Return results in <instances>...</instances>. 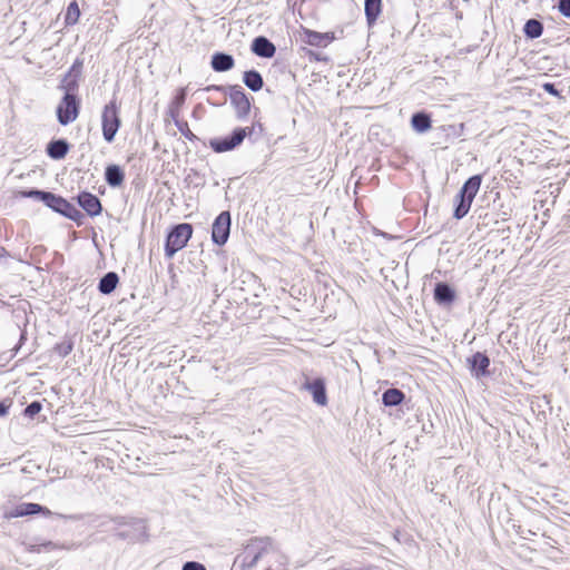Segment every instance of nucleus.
Returning a JSON list of instances; mask_svg holds the SVG:
<instances>
[{"mask_svg": "<svg viewBox=\"0 0 570 570\" xmlns=\"http://www.w3.org/2000/svg\"><path fill=\"white\" fill-rule=\"evenodd\" d=\"M268 541L265 539H253L234 560L232 570H249L254 568L259 559L268 551Z\"/></svg>", "mask_w": 570, "mask_h": 570, "instance_id": "nucleus-1", "label": "nucleus"}, {"mask_svg": "<svg viewBox=\"0 0 570 570\" xmlns=\"http://www.w3.org/2000/svg\"><path fill=\"white\" fill-rule=\"evenodd\" d=\"M481 181L482 177L480 175H474L470 177L460 189V193L456 196L458 204L453 213V216L456 219L463 218L469 213L473 199L480 189Z\"/></svg>", "mask_w": 570, "mask_h": 570, "instance_id": "nucleus-2", "label": "nucleus"}, {"mask_svg": "<svg viewBox=\"0 0 570 570\" xmlns=\"http://www.w3.org/2000/svg\"><path fill=\"white\" fill-rule=\"evenodd\" d=\"M121 120L119 117V107L116 99L107 104L101 112L102 136L107 142H112L115 136L120 128Z\"/></svg>", "mask_w": 570, "mask_h": 570, "instance_id": "nucleus-3", "label": "nucleus"}, {"mask_svg": "<svg viewBox=\"0 0 570 570\" xmlns=\"http://www.w3.org/2000/svg\"><path fill=\"white\" fill-rule=\"evenodd\" d=\"M191 234L193 228L189 224L184 223L174 227L167 236L165 245L166 256L171 258L178 250L183 249L190 239Z\"/></svg>", "mask_w": 570, "mask_h": 570, "instance_id": "nucleus-4", "label": "nucleus"}, {"mask_svg": "<svg viewBox=\"0 0 570 570\" xmlns=\"http://www.w3.org/2000/svg\"><path fill=\"white\" fill-rule=\"evenodd\" d=\"M79 115V100L77 97L67 90L66 95L59 102L57 107V118L58 121L66 126L70 122H73Z\"/></svg>", "mask_w": 570, "mask_h": 570, "instance_id": "nucleus-5", "label": "nucleus"}, {"mask_svg": "<svg viewBox=\"0 0 570 570\" xmlns=\"http://www.w3.org/2000/svg\"><path fill=\"white\" fill-rule=\"evenodd\" d=\"M253 134V128H236L232 136L224 137V138H215L210 140V147L216 153H225L233 150L237 146H239L244 138L248 135Z\"/></svg>", "mask_w": 570, "mask_h": 570, "instance_id": "nucleus-6", "label": "nucleus"}, {"mask_svg": "<svg viewBox=\"0 0 570 570\" xmlns=\"http://www.w3.org/2000/svg\"><path fill=\"white\" fill-rule=\"evenodd\" d=\"M22 197L36 198L43 202L48 207L61 214V212H66L70 209V203L63 199L60 196H56L49 191L42 190H29L21 191Z\"/></svg>", "mask_w": 570, "mask_h": 570, "instance_id": "nucleus-7", "label": "nucleus"}, {"mask_svg": "<svg viewBox=\"0 0 570 570\" xmlns=\"http://www.w3.org/2000/svg\"><path fill=\"white\" fill-rule=\"evenodd\" d=\"M230 232V214L222 212L215 219L212 228V239L217 245H224Z\"/></svg>", "mask_w": 570, "mask_h": 570, "instance_id": "nucleus-8", "label": "nucleus"}, {"mask_svg": "<svg viewBox=\"0 0 570 570\" xmlns=\"http://www.w3.org/2000/svg\"><path fill=\"white\" fill-rule=\"evenodd\" d=\"M37 513H42L43 515H51V511L46 507H42L38 503H21L17 505L13 510L6 513V518H19L24 515H32Z\"/></svg>", "mask_w": 570, "mask_h": 570, "instance_id": "nucleus-9", "label": "nucleus"}, {"mask_svg": "<svg viewBox=\"0 0 570 570\" xmlns=\"http://www.w3.org/2000/svg\"><path fill=\"white\" fill-rule=\"evenodd\" d=\"M304 389L312 394L313 400L316 404L322 406L327 404L325 382L323 379L318 377L313 381H306L304 383Z\"/></svg>", "mask_w": 570, "mask_h": 570, "instance_id": "nucleus-10", "label": "nucleus"}, {"mask_svg": "<svg viewBox=\"0 0 570 570\" xmlns=\"http://www.w3.org/2000/svg\"><path fill=\"white\" fill-rule=\"evenodd\" d=\"M78 204L89 216H97L101 213V203L99 198L90 193L83 191L79 194Z\"/></svg>", "mask_w": 570, "mask_h": 570, "instance_id": "nucleus-11", "label": "nucleus"}, {"mask_svg": "<svg viewBox=\"0 0 570 570\" xmlns=\"http://www.w3.org/2000/svg\"><path fill=\"white\" fill-rule=\"evenodd\" d=\"M230 101L236 107L239 117L248 114L250 109V102L240 88H233L230 92Z\"/></svg>", "mask_w": 570, "mask_h": 570, "instance_id": "nucleus-12", "label": "nucleus"}, {"mask_svg": "<svg viewBox=\"0 0 570 570\" xmlns=\"http://www.w3.org/2000/svg\"><path fill=\"white\" fill-rule=\"evenodd\" d=\"M252 51L263 58H272L275 55V46L265 37H257L252 43Z\"/></svg>", "mask_w": 570, "mask_h": 570, "instance_id": "nucleus-13", "label": "nucleus"}, {"mask_svg": "<svg viewBox=\"0 0 570 570\" xmlns=\"http://www.w3.org/2000/svg\"><path fill=\"white\" fill-rule=\"evenodd\" d=\"M470 364V368L472 373L476 376H483L488 373V367L490 365V360L485 354L480 352L475 353L468 360Z\"/></svg>", "mask_w": 570, "mask_h": 570, "instance_id": "nucleus-14", "label": "nucleus"}, {"mask_svg": "<svg viewBox=\"0 0 570 570\" xmlns=\"http://www.w3.org/2000/svg\"><path fill=\"white\" fill-rule=\"evenodd\" d=\"M305 42L314 47H325L327 43L335 39L333 32H317L313 30H305Z\"/></svg>", "mask_w": 570, "mask_h": 570, "instance_id": "nucleus-15", "label": "nucleus"}, {"mask_svg": "<svg viewBox=\"0 0 570 570\" xmlns=\"http://www.w3.org/2000/svg\"><path fill=\"white\" fill-rule=\"evenodd\" d=\"M234 63V58L227 53L217 52L212 57V68L217 72L230 70Z\"/></svg>", "mask_w": 570, "mask_h": 570, "instance_id": "nucleus-16", "label": "nucleus"}, {"mask_svg": "<svg viewBox=\"0 0 570 570\" xmlns=\"http://www.w3.org/2000/svg\"><path fill=\"white\" fill-rule=\"evenodd\" d=\"M367 24L372 27L382 11V0H365L364 4Z\"/></svg>", "mask_w": 570, "mask_h": 570, "instance_id": "nucleus-17", "label": "nucleus"}, {"mask_svg": "<svg viewBox=\"0 0 570 570\" xmlns=\"http://www.w3.org/2000/svg\"><path fill=\"white\" fill-rule=\"evenodd\" d=\"M411 125L416 132L423 134L431 129V118L425 112H416L411 118Z\"/></svg>", "mask_w": 570, "mask_h": 570, "instance_id": "nucleus-18", "label": "nucleus"}, {"mask_svg": "<svg viewBox=\"0 0 570 570\" xmlns=\"http://www.w3.org/2000/svg\"><path fill=\"white\" fill-rule=\"evenodd\" d=\"M69 146L66 140L59 139L51 141L47 147V153L52 159H61L68 153Z\"/></svg>", "mask_w": 570, "mask_h": 570, "instance_id": "nucleus-19", "label": "nucleus"}, {"mask_svg": "<svg viewBox=\"0 0 570 570\" xmlns=\"http://www.w3.org/2000/svg\"><path fill=\"white\" fill-rule=\"evenodd\" d=\"M124 173L117 165H110L106 168L105 178L109 186L117 187L124 181Z\"/></svg>", "mask_w": 570, "mask_h": 570, "instance_id": "nucleus-20", "label": "nucleus"}, {"mask_svg": "<svg viewBox=\"0 0 570 570\" xmlns=\"http://www.w3.org/2000/svg\"><path fill=\"white\" fill-rule=\"evenodd\" d=\"M118 284V275L114 272L107 273L99 282L98 288L102 294H110Z\"/></svg>", "mask_w": 570, "mask_h": 570, "instance_id": "nucleus-21", "label": "nucleus"}, {"mask_svg": "<svg viewBox=\"0 0 570 570\" xmlns=\"http://www.w3.org/2000/svg\"><path fill=\"white\" fill-rule=\"evenodd\" d=\"M244 83L253 91L262 89L264 82L259 72L249 70L244 73Z\"/></svg>", "mask_w": 570, "mask_h": 570, "instance_id": "nucleus-22", "label": "nucleus"}, {"mask_svg": "<svg viewBox=\"0 0 570 570\" xmlns=\"http://www.w3.org/2000/svg\"><path fill=\"white\" fill-rule=\"evenodd\" d=\"M434 297L439 303H450L454 298V293L449 285L439 283L434 289Z\"/></svg>", "mask_w": 570, "mask_h": 570, "instance_id": "nucleus-23", "label": "nucleus"}, {"mask_svg": "<svg viewBox=\"0 0 570 570\" xmlns=\"http://www.w3.org/2000/svg\"><path fill=\"white\" fill-rule=\"evenodd\" d=\"M404 399L402 391L397 389H389L383 393L382 401L386 406L399 405Z\"/></svg>", "mask_w": 570, "mask_h": 570, "instance_id": "nucleus-24", "label": "nucleus"}, {"mask_svg": "<svg viewBox=\"0 0 570 570\" xmlns=\"http://www.w3.org/2000/svg\"><path fill=\"white\" fill-rule=\"evenodd\" d=\"M523 31L528 38H539L543 32V26L539 20L530 19L525 22Z\"/></svg>", "mask_w": 570, "mask_h": 570, "instance_id": "nucleus-25", "label": "nucleus"}, {"mask_svg": "<svg viewBox=\"0 0 570 570\" xmlns=\"http://www.w3.org/2000/svg\"><path fill=\"white\" fill-rule=\"evenodd\" d=\"M79 16H80L79 7H78L77 2L73 1L67 8L66 18H65L66 23L75 24L78 21Z\"/></svg>", "mask_w": 570, "mask_h": 570, "instance_id": "nucleus-26", "label": "nucleus"}, {"mask_svg": "<svg viewBox=\"0 0 570 570\" xmlns=\"http://www.w3.org/2000/svg\"><path fill=\"white\" fill-rule=\"evenodd\" d=\"M41 403L35 401L24 409V415L32 419L36 414H38L41 411Z\"/></svg>", "mask_w": 570, "mask_h": 570, "instance_id": "nucleus-27", "label": "nucleus"}, {"mask_svg": "<svg viewBox=\"0 0 570 570\" xmlns=\"http://www.w3.org/2000/svg\"><path fill=\"white\" fill-rule=\"evenodd\" d=\"M558 8L564 17L570 18V0H560Z\"/></svg>", "mask_w": 570, "mask_h": 570, "instance_id": "nucleus-28", "label": "nucleus"}, {"mask_svg": "<svg viewBox=\"0 0 570 570\" xmlns=\"http://www.w3.org/2000/svg\"><path fill=\"white\" fill-rule=\"evenodd\" d=\"M183 570H206V568L199 562L188 561L183 566Z\"/></svg>", "mask_w": 570, "mask_h": 570, "instance_id": "nucleus-29", "label": "nucleus"}, {"mask_svg": "<svg viewBox=\"0 0 570 570\" xmlns=\"http://www.w3.org/2000/svg\"><path fill=\"white\" fill-rule=\"evenodd\" d=\"M542 88L548 94L556 96V97H560V91L556 88V86L553 83L546 82L542 85Z\"/></svg>", "mask_w": 570, "mask_h": 570, "instance_id": "nucleus-30", "label": "nucleus"}, {"mask_svg": "<svg viewBox=\"0 0 570 570\" xmlns=\"http://www.w3.org/2000/svg\"><path fill=\"white\" fill-rule=\"evenodd\" d=\"M61 214L71 219H77V217H79L81 215L80 212L71 204H70V209H68L66 212H61Z\"/></svg>", "mask_w": 570, "mask_h": 570, "instance_id": "nucleus-31", "label": "nucleus"}, {"mask_svg": "<svg viewBox=\"0 0 570 570\" xmlns=\"http://www.w3.org/2000/svg\"><path fill=\"white\" fill-rule=\"evenodd\" d=\"M41 547H43L46 550H52V549L57 548V544L51 541H48V542L41 544Z\"/></svg>", "mask_w": 570, "mask_h": 570, "instance_id": "nucleus-32", "label": "nucleus"}, {"mask_svg": "<svg viewBox=\"0 0 570 570\" xmlns=\"http://www.w3.org/2000/svg\"><path fill=\"white\" fill-rule=\"evenodd\" d=\"M7 413H8V406L4 403L0 402V416L6 415Z\"/></svg>", "mask_w": 570, "mask_h": 570, "instance_id": "nucleus-33", "label": "nucleus"}, {"mask_svg": "<svg viewBox=\"0 0 570 570\" xmlns=\"http://www.w3.org/2000/svg\"><path fill=\"white\" fill-rule=\"evenodd\" d=\"M4 249L0 247V257L3 255Z\"/></svg>", "mask_w": 570, "mask_h": 570, "instance_id": "nucleus-34", "label": "nucleus"}]
</instances>
